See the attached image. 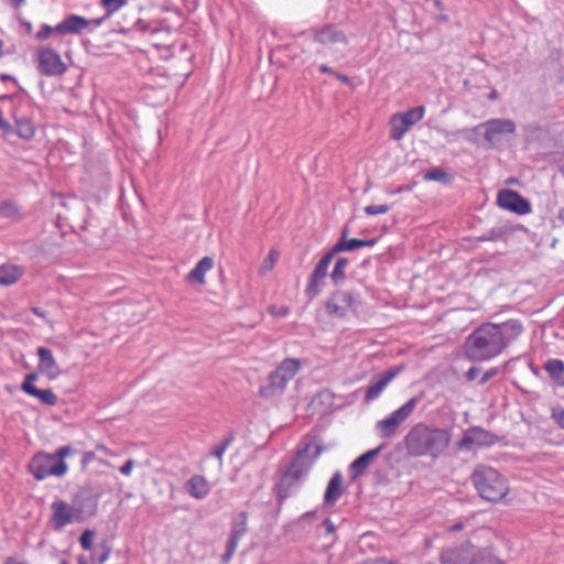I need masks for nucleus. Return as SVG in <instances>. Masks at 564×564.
I'll return each instance as SVG.
<instances>
[{
    "label": "nucleus",
    "mask_w": 564,
    "mask_h": 564,
    "mask_svg": "<svg viewBox=\"0 0 564 564\" xmlns=\"http://www.w3.org/2000/svg\"><path fill=\"white\" fill-rule=\"evenodd\" d=\"M348 263L349 261L347 258H339L336 261L334 269L330 273V279L335 285L341 284L345 281Z\"/></svg>",
    "instance_id": "32"
},
{
    "label": "nucleus",
    "mask_w": 564,
    "mask_h": 564,
    "mask_svg": "<svg viewBox=\"0 0 564 564\" xmlns=\"http://www.w3.org/2000/svg\"><path fill=\"white\" fill-rule=\"evenodd\" d=\"M440 561L441 564H505L491 550L478 549L470 542L444 549Z\"/></svg>",
    "instance_id": "4"
},
{
    "label": "nucleus",
    "mask_w": 564,
    "mask_h": 564,
    "mask_svg": "<svg viewBox=\"0 0 564 564\" xmlns=\"http://www.w3.org/2000/svg\"><path fill=\"white\" fill-rule=\"evenodd\" d=\"M464 351L474 361H486L499 356L503 351V343L498 325L485 323L476 328L466 338Z\"/></svg>",
    "instance_id": "2"
},
{
    "label": "nucleus",
    "mask_w": 564,
    "mask_h": 564,
    "mask_svg": "<svg viewBox=\"0 0 564 564\" xmlns=\"http://www.w3.org/2000/svg\"><path fill=\"white\" fill-rule=\"evenodd\" d=\"M497 442V436L486 431L482 427L474 426L468 429L462 440L459 441V447L467 451H476L482 447H489Z\"/></svg>",
    "instance_id": "12"
},
{
    "label": "nucleus",
    "mask_w": 564,
    "mask_h": 564,
    "mask_svg": "<svg viewBox=\"0 0 564 564\" xmlns=\"http://www.w3.org/2000/svg\"><path fill=\"white\" fill-rule=\"evenodd\" d=\"M59 564H68L67 558L63 557L59 560Z\"/></svg>",
    "instance_id": "60"
},
{
    "label": "nucleus",
    "mask_w": 564,
    "mask_h": 564,
    "mask_svg": "<svg viewBox=\"0 0 564 564\" xmlns=\"http://www.w3.org/2000/svg\"><path fill=\"white\" fill-rule=\"evenodd\" d=\"M268 313L273 317H285L290 313V307L288 305L271 304L268 307Z\"/></svg>",
    "instance_id": "40"
},
{
    "label": "nucleus",
    "mask_w": 564,
    "mask_h": 564,
    "mask_svg": "<svg viewBox=\"0 0 564 564\" xmlns=\"http://www.w3.org/2000/svg\"><path fill=\"white\" fill-rule=\"evenodd\" d=\"M332 261V253L326 252L315 265L305 288V295L310 300H313L321 294L325 285L326 276L328 275V268Z\"/></svg>",
    "instance_id": "10"
},
{
    "label": "nucleus",
    "mask_w": 564,
    "mask_h": 564,
    "mask_svg": "<svg viewBox=\"0 0 564 564\" xmlns=\"http://www.w3.org/2000/svg\"><path fill=\"white\" fill-rule=\"evenodd\" d=\"M26 393L39 398L43 403L54 405L57 401V397L51 390H40L36 387L25 386Z\"/></svg>",
    "instance_id": "33"
},
{
    "label": "nucleus",
    "mask_w": 564,
    "mask_h": 564,
    "mask_svg": "<svg viewBox=\"0 0 564 564\" xmlns=\"http://www.w3.org/2000/svg\"><path fill=\"white\" fill-rule=\"evenodd\" d=\"M129 0H101L100 4L104 8L106 15L111 17L118 12L121 8L127 6Z\"/></svg>",
    "instance_id": "36"
},
{
    "label": "nucleus",
    "mask_w": 564,
    "mask_h": 564,
    "mask_svg": "<svg viewBox=\"0 0 564 564\" xmlns=\"http://www.w3.org/2000/svg\"><path fill=\"white\" fill-rule=\"evenodd\" d=\"M364 564H388V563L383 560H375V561L366 562Z\"/></svg>",
    "instance_id": "55"
},
{
    "label": "nucleus",
    "mask_w": 564,
    "mask_h": 564,
    "mask_svg": "<svg viewBox=\"0 0 564 564\" xmlns=\"http://www.w3.org/2000/svg\"><path fill=\"white\" fill-rule=\"evenodd\" d=\"M301 367L302 362L297 358L282 360L276 369L269 375L268 383L260 389V394L264 398L282 394Z\"/></svg>",
    "instance_id": "7"
},
{
    "label": "nucleus",
    "mask_w": 564,
    "mask_h": 564,
    "mask_svg": "<svg viewBox=\"0 0 564 564\" xmlns=\"http://www.w3.org/2000/svg\"><path fill=\"white\" fill-rule=\"evenodd\" d=\"M381 448L382 446H379L378 448L368 451L351 463L350 469L354 474V478L362 474L368 468L371 460L380 453Z\"/></svg>",
    "instance_id": "25"
},
{
    "label": "nucleus",
    "mask_w": 564,
    "mask_h": 564,
    "mask_svg": "<svg viewBox=\"0 0 564 564\" xmlns=\"http://www.w3.org/2000/svg\"><path fill=\"white\" fill-rule=\"evenodd\" d=\"M95 535V531L89 529L85 530L79 539L82 547L85 550H90L93 547Z\"/></svg>",
    "instance_id": "41"
},
{
    "label": "nucleus",
    "mask_w": 564,
    "mask_h": 564,
    "mask_svg": "<svg viewBox=\"0 0 564 564\" xmlns=\"http://www.w3.org/2000/svg\"><path fill=\"white\" fill-rule=\"evenodd\" d=\"M334 75L336 76V78H337L338 80H340V82H341V83H344V84H349V83H350V79H349V77H348L347 75L339 74V73H336V72H335V74H334Z\"/></svg>",
    "instance_id": "50"
},
{
    "label": "nucleus",
    "mask_w": 564,
    "mask_h": 564,
    "mask_svg": "<svg viewBox=\"0 0 564 564\" xmlns=\"http://www.w3.org/2000/svg\"><path fill=\"white\" fill-rule=\"evenodd\" d=\"M452 438L449 429L419 422L408 431L403 438V445L410 457H427L436 460L447 453Z\"/></svg>",
    "instance_id": "1"
},
{
    "label": "nucleus",
    "mask_w": 564,
    "mask_h": 564,
    "mask_svg": "<svg viewBox=\"0 0 564 564\" xmlns=\"http://www.w3.org/2000/svg\"><path fill=\"white\" fill-rule=\"evenodd\" d=\"M135 466V462L132 458H129L120 468L119 471L126 476L129 477L132 474V470Z\"/></svg>",
    "instance_id": "44"
},
{
    "label": "nucleus",
    "mask_w": 564,
    "mask_h": 564,
    "mask_svg": "<svg viewBox=\"0 0 564 564\" xmlns=\"http://www.w3.org/2000/svg\"><path fill=\"white\" fill-rule=\"evenodd\" d=\"M476 129H485V139L495 145L499 141L501 134H512L516 131V123L510 119H491Z\"/></svg>",
    "instance_id": "14"
},
{
    "label": "nucleus",
    "mask_w": 564,
    "mask_h": 564,
    "mask_svg": "<svg viewBox=\"0 0 564 564\" xmlns=\"http://www.w3.org/2000/svg\"><path fill=\"white\" fill-rule=\"evenodd\" d=\"M388 212H389L388 205H369V206L365 207V213L369 216L386 214Z\"/></svg>",
    "instance_id": "42"
},
{
    "label": "nucleus",
    "mask_w": 564,
    "mask_h": 564,
    "mask_svg": "<svg viewBox=\"0 0 564 564\" xmlns=\"http://www.w3.org/2000/svg\"><path fill=\"white\" fill-rule=\"evenodd\" d=\"M497 205L517 215H528L532 212L530 202L513 189H501L497 195Z\"/></svg>",
    "instance_id": "11"
},
{
    "label": "nucleus",
    "mask_w": 564,
    "mask_h": 564,
    "mask_svg": "<svg viewBox=\"0 0 564 564\" xmlns=\"http://www.w3.org/2000/svg\"><path fill=\"white\" fill-rule=\"evenodd\" d=\"M319 70L325 74H335V70L327 65H321Z\"/></svg>",
    "instance_id": "52"
},
{
    "label": "nucleus",
    "mask_w": 564,
    "mask_h": 564,
    "mask_svg": "<svg viewBox=\"0 0 564 564\" xmlns=\"http://www.w3.org/2000/svg\"><path fill=\"white\" fill-rule=\"evenodd\" d=\"M37 379V375L35 372H31L29 375L25 376L24 378V381L22 383V390L26 393V388L25 386H29V387H35L33 384V382Z\"/></svg>",
    "instance_id": "46"
},
{
    "label": "nucleus",
    "mask_w": 564,
    "mask_h": 564,
    "mask_svg": "<svg viewBox=\"0 0 564 564\" xmlns=\"http://www.w3.org/2000/svg\"><path fill=\"white\" fill-rule=\"evenodd\" d=\"M475 513L462 519V520H458L456 521L455 523H453L452 525H449L446 531L447 532H451V533H454V532H458V531H462L464 530L466 527L470 525L471 524V520L475 518Z\"/></svg>",
    "instance_id": "39"
},
{
    "label": "nucleus",
    "mask_w": 564,
    "mask_h": 564,
    "mask_svg": "<svg viewBox=\"0 0 564 564\" xmlns=\"http://www.w3.org/2000/svg\"><path fill=\"white\" fill-rule=\"evenodd\" d=\"M52 510L51 524L55 530H61L70 523V508L65 501H55Z\"/></svg>",
    "instance_id": "20"
},
{
    "label": "nucleus",
    "mask_w": 564,
    "mask_h": 564,
    "mask_svg": "<svg viewBox=\"0 0 564 564\" xmlns=\"http://www.w3.org/2000/svg\"><path fill=\"white\" fill-rule=\"evenodd\" d=\"M425 107L417 106L403 112H395L389 119V137L400 141L405 133L425 116Z\"/></svg>",
    "instance_id": "9"
},
{
    "label": "nucleus",
    "mask_w": 564,
    "mask_h": 564,
    "mask_svg": "<svg viewBox=\"0 0 564 564\" xmlns=\"http://www.w3.org/2000/svg\"><path fill=\"white\" fill-rule=\"evenodd\" d=\"M14 131L20 138L30 140L34 135L35 127L30 119L21 118L15 120V129L13 132Z\"/></svg>",
    "instance_id": "31"
},
{
    "label": "nucleus",
    "mask_w": 564,
    "mask_h": 564,
    "mask_svg": "<svg viewBox=\"0 0 564 564\" xmlns=\"http://www.w3.org/2000/svg\"><path fill=\"white\" fill-rule=\"evenodd\" d=\"M279 258H280V252L276 249H271L259 269V274L265 275L270 271H272L273 268L275 267Z\"/></svg>",
    "instance_id": "35"
},
{
    "label": "nucleus",
    "mask_w": 564,
    "mask_h": 564,
    "mask_svg": "<svg viewBox=\"0 0 564 564\" xmlns=\"http://www.w3.org/2000/svg\"><path fill=\"white\" fill-rule=\"evenodd\" d=\"M32 312L34 314H36L37 316H41V317L44 316V313H42L39 307H32Z\"/></svg>",
    "instance_id": "57"
},
{
    "label": "nucleus",
    "mask_w": 564,
    "mask_h": 564,
    "mask_svg": "<svg viewBox=\"0 0 564 564\" xmlns=\"http://www.w3.org/2000/svg\"><path fill=\"white\" fill-rule=\"evenodd\" d=\"M314 40L323 45L336 43L347 44V36L343 31L337 30L333 25H326L315 32Z\"/></svg>",
    "instance_id": "19"
},
{
    "label": "nucleus",
    "mask_w": 564,
    "mask_h": 564,
    "mask_svg": "<svg viewBox=\"0 0 564 564\" xmlns=\"http://www.w3.org/2000/svg\"><path fill=\"white\" fill-rule=\"evenodd\" d=\"M70 33V15L65 17L63 22L55 28L43 24L41 30L36 33L35 37L40 41L46 40L53 34H68Z\"/></svg>",
    "instance_id": "23"
},
{
    "label": "nucleus",
    "mask_w": 564,
    "mask_h": 564,
    "mask_svg": "<svg viewBox=\"0 0 564 564\" xmlns=\"http://www.w3.org/2000/svg\"><path fill=\"white\" fill-rule=\"evenodd\" d=\"M2 47H3V41L0 40V57L2 56Z\"/></svg>",
    "instance_id": "61"
},
{
    "label": "nucleus",
    "mask_w": 564,
    "mask_h": 564,
    "mask_svg": "<svg viewBox=\"0 0 564 564\" xmlns=\"http://www.w3.org/2000/svg\"><path fill=\"white\" fill-rule=\"evenodd\" d=\"M347 229L343 230V236L340 240L327 252L332 253V258L338 252L352 251L362 247H372L376 243V240H364L358 238L347 239Z\"/></svg>",
    "instance_id": "17"
},
{
    "label": "nucleus",
    "mask_w": 564,
    "mask_h": 564,
    "mask_svg": "<svg viewBox=\"0 0 564 564\" xmlns=\"http://www.w3.org/2000/svg\"><path fill=\"white\" fill-rule=\"evenodd\" d=\"M39 70L45 76H59L67 70L59 55L51 48H41L37 53Z\"/></svg>",
    "instance_id": "13"
},
{
    "label": "nucleus",
    "mask_w": 564,
    "mask_h": 564,
    "mask_svg": "<svg viewBox=\"0 0 564 564\" xmlns=\"http://www.w3.org/2000/svg\"><path fill=\"white\" fill-rule=\"evenodd\" d=\"M544 369L556 384L564 387V362L561 359L547 360Z\"/></svg>",
    "instance_id": "26"
},
{
    "label": "nucleus",
    "mask_w": 564,
    "mask_h": 564,
    "mask_svg": "<svg viewBox=\"0 0 564 564\" xmlns=\"http://www.w3.org/2000/svg\"><path fill=\"white\" fill-rule=\"evenodd\" d=\"M403 370L402 366H398L387 370L375 377L365 392V401L371 402L380 397L389 383Z\"/></svg>",
    "instance_id": "15"
},
{
    "label": "nucleus",
    "mask_w": 564,
    "mask_h": 564,
    "mask_svg": "<svg viewBox=\"0 0 564 564\" xmlns=\"http://www.w3.org/2000/svg\"><path fill=\"white\" fill-rule=\"evenodd\" d=\"M497 325L499 333L501 334L503 349L523 333V326L521 322L517 319H510Z\"/></svg>",
    "instance_id": "21"
},
{
    "label": "nucleus",
    "mask_w": 564,
    "mask_h": 564,
    "mask_svg": "<svg viewBox=\"0 0 564 564\" xmlns=\"http://www.w3.org/2000/svg\"><path fill=\"white\" fill-rule=\"evenodd\" d=\"M72 28H73V33L74 32H82L84 29L87 28L88 25V21L85 20L84 18L82 17H78V15H73V19H72Z\"/></svg>",
    "instance_id": "43"
},
{
    "label": "nucleus",
    "mask_w": 564,
    "mask_h": 564,
    "mask_svg": "<svg viewBox=\"0 0 564 564\" xmlns=\"http://www.w3.org/2000/svg\"><path fill=\"white\" fill-rule=\"evenodd\" d=\"M96 452H98L102 456H108V457H117L118 456L116 452L111 451L106 445H101V444L96 446Z\"/></svg>",
    "instance_id": "47"
},
{
    "label": "nucleus",
    "mask_w": 564,
    "mask_h": 564,
    "mask_svg": "<svg viewBox=\"0 0 564 564\" xmlns=\"http://www.w3.org/2000/svg\"><path fill=\"white\" fill-rule=\"evenodd\" d=\"M361 304L360 293L339 289L330 293L326 300L325 311L332 318L348 319L358 314Z\"/></svg>",
    "instance_id": "6"
},
{
    "label": "nucleus",
    "mask_w": 564,
    "mask_h": 564,
    "mask_svg": "<svg viewBox=\"0 0 564 564\" xmlns=\"http://www.w3.org/2000/svg\"><path fill=\"white\" fill-rule=\"evenodd\" d=\"M0 216L12 220L20 218V209L12 200H4L0 203Z\"/></svg>",
    "instance_id": "34"
},
{
    "label": "nucleus",
    "mask_w": 564,
    "mask_h": 564,
    "mask_svg": "<svg viewBox=\"0 0 564 564\" xmlns=\"http://www.w3.org/2000/svg\"><path fill=\"white\" fill-rule=\"evenodd\" d=\"M225 451H226V445H223L221 447L216 448V449L213 452V454H214L216 457H218L219 459H221V457H223V455H224Z\"/></svg>",
    "instance_id": "51"
},
{
    "label": "nucleus",
    "mask_w": 564,
    "mask_h": 564,
    "mask_svg": "<svg viewBox=\"0 0 564 564\" xmlns=\"http://www.w3.org/2000/svg\"><path fill=\"white\" fill-rule=\"evenodd\" d=\"M11 2H12V4H13L14 7H17V8H18V7H20V6L24 2V0H11Z\"/></svg>",
    "instance_id": "58"
},
{
    "label": "nucleus",
    "mask_w": 564,
    "mask_h": 564,
    "mask_svg": "<svg viewBox=\"0 0 564 564\" xmlns=\"http://www.w3.org/2000/svg\"><path fill=\"white\" fill-rule=\"evenodd\" d=\"M22 276V270L12 264L0 265V285H11Z\"/></svg>",
    "instance_id": "28"
},
{
    "label": "nucleus",
    "mask_w": 564,
    "mask_h": 564,
    "mask_svg": "<svg viewBox=\"0 0 564 564\" xmlns=\"http://www.w3.org/2000/svg\"><path fill=\"white\" fill-rule=\"evenodd\" d=\"M106 558H107V555H102V556H100L99 561L104 562Z\"/></svg>",
    "instance_id": "63"
},
{
    "label": "nucleus",
    "mask_w": 564,
    "mask_h": 564,
    "mask_svg": "<svg viewBox=\"0 0 564 564\" xmlns=\"http://www.w3.org/2000/svg\"><path fill=\"white\" fill-rule=\"evenodd\" d=\"M470 479L479 497L486 501L501 502L510 492L508 479L494 467L477 465Z\"/></svg>",
    "instance_id": "3"
},
{
    "label": "nucleus",
    "mask_w": 564,
    "mask_h": 564,
    "mask_svg": "<svg viewBox=\"0 0 564 564\" xmlns=\"http://www.w3.org/2000/svg\"><path fill=\"white\" fill-rule=\"evenodd\" d=\"M79 564H83L82 561H79Z\"/></svg>",
    "instance_id": "64"
},
{
    "label": "nucleus",
    "mask_w": 564,
    "mask_h": 564,
    "mask_svg": "<svg viewBox=\"0 0 564 564\" xmlns=\"http://www.w3.org/2000/svg\"><path fill=\"white\" fill-rule=\"evenodd\" d=\"M557 220H558L562 225H564V207H563V208H561V209L558 210V213H557Z\"/></svg>",
    "instance_id": "54"
},
{
    "label": "nucleus",
    "mask_w": 564,
    "mask_h": 564,
    "mask_svg": "<svg viewBox=\"0 0 564 564\" xmlns=\"http://www.w3.org/2000/svg\"><path fill=\"white\" fill-rule=\"evenodd\" d=\"M560 172L564 176V164L561 166Z\"/></svg>",
    "instance_id": "62"
},
{
    "label": "nucleus",
    "mask_w": 564,
    "mask_h": 564,
    "mask_svg": "<svg viewBox=\"0 0 564 564\" xmlns=\"http://www.w3.org/2000/svg\"><path fill=\"white\" fill-rule=\"evenodd\" d=\"M564 420V410L561 411L557 421L561 424L562 427H564V423L562 422Z\"/></svg>",
    "instance_id": "56"
},
{
    "label": "nucleus",
    "mask_w": 564,
    "mask_h": 564,
    "mask_svg": "<svg viewBox=\"0 0 564 564\" xmlns=\"http://www.w3.org/2000/svg\"><path fill=\"white\" fill-rule=\"evenodd\" d=\"M323 525H324L327 534H332L336 531V527L330 519H325L323 522Z\"/></svg>",
    "instance_id": "49"
},
{
    "label": "nucleus",
    "mask_w": 564,
    "mask_h": 564,
    "mask_svg": "<svg viewBox=\"0 0 564 564\" xmlns=\"http://www.w3.org/2000/svg\"><path fill=\"white\" fill-rule=\"evenodd\" d=\"M69 453V445L61 447L54 454L37 453L31 459L29 469L37 480H42L47 476H63L68 468L64 458Z\"/></svg>",
    "instance_id": "5"
},
{
    "label": "nucleus",
    "mask_w": 564,
    "mask_h": 564,
    "mask_svg": "<svg viewBox=\"0 0 564 564\" xmlns=\"http://www.w3.org/2000/svg\"><path fill=\"white\" fill-rule=\"evenodd\" d=\"M0 78H1V80H3V82H7V80L12 79V77H11L10 75H6V74H2V75L0 76Z\"/></svg>",
    "instance_id": "59"
},
{
    "label": "nucleus",
    "mask_w": 564,
    "mask_h": 564,
    "mask_svg": "<svg viewBox=\"0 0 564 564\" xmlns=\"http://www.w3.org/2000/svg\"><path fill=\"white\" fill-rule=\"evenodd\" d=\"M37 355L40 358L39 370L50 377H54L58 370L52 351L48 348L40 347L37 349Z\"/></svg>",
    "instance_id": "22"
},
{
    "label": "nucleus",
    "mask_w": 564,
    "mask_h": 564,
    "mask_svg": "<svg viewBox=\"0 0 564 564\" xmlns=\"http://www.w3.org/2000/svg\"><path fill=\"white\" fill-rule=\"evenodd\" d=\"M498 375V368L496 367H492L490 369H488L480 378L479 380V383L480 384H485L486 382H488L491 378H494L495 376Z\"/></svg>",
    "instance_id": "45"
},
{
    "label": "nucleus",
    "mask_w": 564,
    "mask_h": 564,
    "mask_svg": "<svg viewBox=\"0 0 564 564\" xmlns=\"http://www.w3.org/2000/svg\"><path fill=\"white\" fill-rule=\"evenodd\" d=\"M245 533V528L240 530H234L227 541L226 552L223 555L224 563H228L237 551L240 539Z\"/></svg>",
    "instance_id": "30"
},
{
    "label": "nucleus",
    "mask_w": 564,
    "mask_h": 564,
    "mask_svg": "<svg viewBox=\"0 0 564 564\" xmlns=\"http://www.w3.org/2000/svg\"><path fill=\"white\" fill-rule=\"evenodd\" d=\"M305 474L304 468L299 464L297 460H294L289 469L284 473L288 477H290L297 485Z\"/></svg>",
    "instance_id": "38"
},
{
    "label": "nucleus",
    "mask_w": 564,
    "mask_h": 564,
    "mask_svg": "<svg viewBox=\"0 0 564 564\" xmlns=\"http://www.w3.org/2000/svg\"><path fill=\"white\" fill-rule=\"evenodd\" d=\"M295 486H296V484L294 482V480H292L286 475H283L281 477V479L279 480V482L275 485V488H274V491L276 494L278 501L280 505L286 498L290 497V495L292 494V490L294 489Z\"/></svg>",
    "instance_id": "29"
},
{
    "label": "nucleus",
    "mask_w": 564,
    "mask_h": 564,
    "mask_svg": "<svg viewBox=\"0 0 564 564\" xmlns=\"http://www.w3.org/2000/svg\"><path fill=\"white\" fill-rule=\"evenodd\" d=\"M343 494V477L340 473H336L330 480L328 481L326 491H325V503H335Z\"/></svg>",
    "instance_id": "24"
},
{
    "label": "nucleus",
    "mask_w": 564,
    "mask_h": 564,
    "mask_svg": "<svg viewBox=\"0 0 564 564\" xmlns=\"http://www.w3.org/2000/svg\"><path fill=\"white\" fill-rule=\"evenodd\" d=\"M215 265L212 257L202 258L194 269H192L185 276V281L191 284H198L200 286L206 284V273L209 272Z\"/></svg>",
    "instance_id": "16"
},
{
    "label": "nucleus",
    "mask_w": 564,
    "mask_h": 564,
    "mask_svg": "<svg viewBox=\"0 0 564 564\" xmlns=\"http://www.w3.org/2000/svg\"><path fill=\"white\" fill-rule=\"evenodd\" d=\"M424 180L447 183L451 181V175L441 169H434L424 174Z\"/></svg>",
    "instance_id": "37"
},
{
    "label": "nucleus",
    "mask_w": 564,
    "mask_h": 564,
    "mask_svg": "<svg viewBox=\"0 0 564 564\" xmlns=\"http://www.w3.org/2000/svg\"><path fill=\"white\" fill-rule=\"evenodd\" d=\"M420 399L411 398L408 402L394 410L390 415L376 424V430L382 438H391L397 434L402 424L412 415Z\"/></svg>",
    "instance_id": "8"
},
{
    "label": "nucleus",
    "mask_w": 564,
    "mask_h": 564,
    "mask_svg": "<svg viewBox=\"0 0 564 564\" xmlns=\"http://www.w3.org/2000/svg\"><path fill=\"white\" fill-rule=\"evenodd\" d=\"M102 455L98 452L91 451V452H85L82 458V468L84 470L95 468L98 469L99 467H111L110 463L106 462L102 457Z\"/></svg>",
    "instance_id": "27"
},
{
    "label": "nucleus",
    "mask_w": 564,
    "mask_h": 564,
    "mask_svg": "<svg viewBox=\"0 0 564 564\" xmlns=\"http://www.w3.org/2000/svg\"><path fill=\"white\" fill-rule=\"evenodd\" d=\"M186 492L194 499L202 500L210 492L208 480L202 475H194L185 482Z\"/></svg>",
    "instance_id": "18"
},
{
    "label": "nucleus",
    "mask_w": 564,
    "mask_h": 564,
    "mask_svg": "<svg viewBox=\"0 0 564 564\" xmlns=\"http://www.w3.org/2000/svg\"><path fill=\"white\" fill-rule=\"evenodd\" d=\"M6 564H26V563L21 562L15 557H8L6 561Z\"/></svg>",
    "instance_id": "53"
},
{
    "label": "nucleus",
    "mask_w": 564,
    "mask_h": 564,
    "mask_svg": "<svg viewBox=\"0 0 564 564\" xmlns=\"http://www.w3.org/2000/svg\"><path fill=\"white\" fill-rule=\"evenodd\" d=\"M480 373V369L478 367H471L466 372V378L468 381H474Z\"/></svg>",
    "instance_id": "48"
}]
</instances>
